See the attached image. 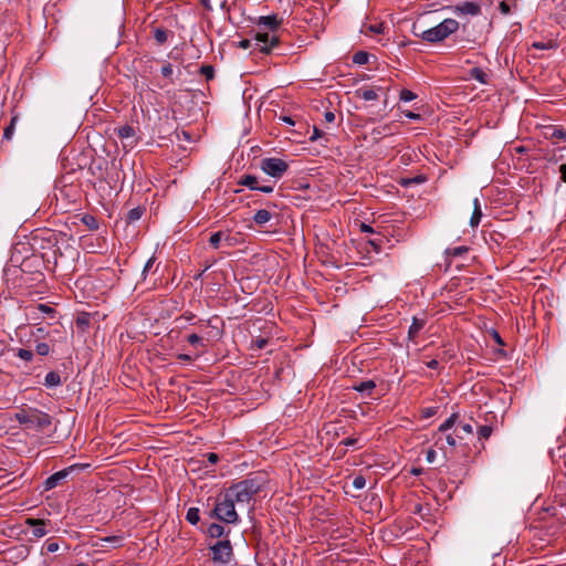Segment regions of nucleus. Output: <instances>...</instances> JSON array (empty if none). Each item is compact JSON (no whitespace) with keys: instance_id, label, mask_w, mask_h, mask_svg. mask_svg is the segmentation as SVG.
<instances>
[{"instance_id":"obj_1","label":"nucleus","mask_w":566,"mask_h":566,"mask_svg":"<svg viewBox=\"0 0 566 566\" xmlns=\"http://www.w3.org/2000/svg\"><path fill=\"white\" fill-rule=\"evenodd\" d=\"M14 419L25 429L41 432L51 427L53 420L49 413L27 405L19 408L14 413Z\"/></svg>"},{"instance_id":"obj_2","label":"nucleus","mask_w":566,"mask_h":566,"mask_svg":"<svg viewBox=\"0 0 566 566\" xmlns=\"http://www.w3.org/2000/svg\"><path fill=\"white\" fill-rule=\"evenodd\" d=\"M263 485V480L259 476L248 478L238 483L232 484L226 490V493L237 504L250 503L255 494H258Z\"/></svg>"},{"instance_id":"obj_3","label":"nucleus","mask_w":566,"mask_h":566,"mask_svg":"<svg viewBox=\"0 0 566 566\" xmlns=\"http://www.w3.org/2000/svg\"><path fill=\"white\" fill-rule=\"evenodd\" d=\"M210 515L227 524H237L240 521L235 511V502L226 492L216 497L214 507Z\"/></svg>"},{"instance_id":"obj_4","label":"nucleus","mask_w":566,"mask_h":566,"mask_svg":"<svg viewBox=\"0 0 566 566\" xmlns=\"http://www.w3.org/2000/svg\"><path fill=\"white\" fill-rule=\"evenodd\" d=\"M459 29V22L454 19H444L438 25L424 30L420 36L429 43L441 42Z\"/></svg>"},{"instance_id":"obj_5","label":"nucleus","mask_w":566,"mask_h":566,"mask_svg":"<svg viewBox=\"0 0 566 566\" xmlns=\"http://www.w3.org/2000/svg\"><path fill=\"white\" fill-rule=\"evenodd\" d=\"M289 165L281 158L269 157L261 160V169L269 176L280 179L287 170Z\"/></svg>"},{"instance_id":"obj_6","label":"nucleus","mask_w":566,"mask_h":566,"mask_svg":"<svg viewBox=\"0 0 566 566\" xmlns=\"http://www.w3.org/2000/svg\"><path fill=\"white\" fill-rule=\"evenodd\" d=\"M210 549L214 563L228 564L233 556L232 545L228 538L218 541Z\"/></svg>"},{"instance_id":"obj_7","label":"nucleus","mask_w":566,"mask_h":566,"mask_svg":"<svg viewBox=\"0 0 566 566\" xmlns=\"http://www.w3.org/2000/svg\"><path fill=\"white\" fill-rule=\"evenodd\" d=\"M84 467H88L87 464L86 465H83V464H73V465H70L61 471H57L55 473H53L52 475H50L43 483L44 485V490L45 491H49V490H52L54 488H56L63 480H65L72 472L74 471H77V470H81L83 469Z\"/></svg>"},{"instance_id":"obj_8","label":"nucleus","mask_w":566,"mask_h":566,"mask_svg":"<svg viewBox=\"0 0 566 566\" xmlns=\"http://www.w3.org/2000/svg\"><path fill=\"white\" fill-rule=\"evenodd\" d=\"M279 44V38L268 32H258L255 34V46L262 53H270L272 48Z\"/></svg>"},{"instance_id":"obj_9","label":"nucleus","mask_w":566,"mask_h":566,"mask_svg":"<svg viewBox=\"0 0 566 566\" xmlns=\"http://www.w3.org/2000/svg\"><path fill=\"white\" fill-rule=\"evenodd\" d=\"M27 315L33 319L45 316L55 318L56 310L46 304H38L36 306L29 307Z\"/></svg>"},{"instance_id":"obj_10","label":"nucleus","mask_w":566,"mask_h":566,"mask_svg":"<svg viewBox=\"0 0 566 566\" xmlns=\"http://www.w3.org/2000/svg\"><path fill=\"white\" fill-rule=\"evenodd\" d=\"M50 523V521L42 518L29 517L25 520V524L32 528V535L36 538H41L48 534L46 525Z\"/></svg>"},{"instance_id":"obj_11","label":"nucleus","mask_w":566,"mask_h":566,"mask_svg":"<svg viewBox=\"0 0 566 566\" xmlns=\"http://www.w3.org/2000/svg\"><path fill=\"white\" fill-rule=\"evenodd\" d=\"M452 12L457 15H478L481 8L475 2H464L452 7Z\"/></svg>"},{"instance_id":"obj_12","label":"nucleus","mask_w":566,"mask_h":566,"mask_svg":"<svg viewBox=\"0 0 566 566\" xmlns=\"http://www.w3.org/2000/svg\"><path fill=\"white\" fill-rule=\"evenodd\" d=\"M375 388H376V382L373 379L358 381L352 386L353 390L358 391L367 397L371 396L373 390Z\"/></svg>"},{"instance_id":"obj_13","label":"nucleus","mask_w":566,"mask_h":566,"mask_svg":"<svg viewBox=\"0 0 566 566\" xmlns=\"http://www.w3.org/2000/svg\"><path fill=\"white\" fill-rule=\"evenodd\" d=\"M379 91L382 90L380 87L377 90L361 87L355 91V96L364 101H376L378 98Z\"/></svg>"},{"instance_id":"obj_14","label":"nucleus","mask_w":566,"mask_h":566,"mask_svg":"<svg viewBox=\"0 0 566 566\" xmlns=\"http://www.w3.org/2000/svg\"><path fill=\"white\" fill-rule=\"evenodd\" d=\"M281 24V20L277 19L275 14L273 15H266V17H260L258 25H262L269 30L274 31L277 29Z\"/></svg>"},{"instance_id":"obj_15","label":"nucleus","mask_w":566,"mask_h":566,"mask_svg":"<svg viewBox=\"0 0 566 566\" xmlns=\"http://www.w3.org/2000/svg\"><path fill=\"white\" fill-rule=\"evenodd\" d=\"M207 533L212 538H220L223 536L227 538L230 531H226L224 526H222L220 524L212 523L209 525Z\"/></svg>"},{"instance_id":"obj_16","label":"nucleus","mask_w":566,"mask_h":566,"mask_svg":"<svg viewBox=\"0 0 566 566\" xmlns=\"http://www.w3.org/2000/svg\"><path fill=\"white\" fill-rule=\"evenodd\" d=\"M117 132V136L122 139V140H129V146H132L134 144V136H135V129L129 126V125H124V126H120L116 129Z\"/></svg>"},{"instance_id":"obj_17","label":"nucleus","mask_w":566,"mask_h":566,"mask_svg":"<svg viewBox=\"0 0 566 566\" xmlns=\"http://www.w3.org/2000/svg\"><path fill=\"white\" fill-rule=\"evenodd\" d=\"M473 213L470 219V226L472 228H476L480 224L482 218V210L479 198H474L473 200Z\"/></svg>"},{"instance_id":"obj_18","label":"nucleus","mask_w":566,"mask_h":566,"mask_svg":"<svg viewBox=\"0 0 566 566\" xmlns=\"http://www.w3.org/2000/svg\"><path fill=\"white\" fill-rule=\"evenodd\" d=\"M238 184L241 186H245L251 190H258V188H259L258 178L253 175L241 176Z\"/></svg>"},{"instance_id":"obj_19","label":"nucleus","mask_w":566,"mask_h":566,"mask_svg":"<svg viewBox=\"0 0 566 566\" xmlns=\"http://www.w3.org/2000/svg\"><path fill=\"white\" fill-rule=\"evenodd\" d=\"M62 384L61 376L56 371H49L44 377L43 385L48 388L56 387Z\"/></svg>"},{"instance_id":"obj_20","label":"nucleus","mask_w":566,"mask_h":566,"mask_svg":"<svg viewBox=\"0 0 566 566\" xmlns=\"http://www.w3.org/2000/svg\"><path fill=\"white\" fill-rule=\"evenodd\" d=\"M75 324L81 332H86L91 324V315L85 312L80 313L75 319Z\"/></svg>"},{"instance_id":"obj_21","label":"nucleus","mask_w":566,"mask_h":566,"mask_svg":"<svg viewBox=\"0 0 566 566\" xmlns=\"http://www.w3.org/2000/svg\"><path fill=\"white\" fill-rule=\"evenodd\" d=\"M272 219V213L265 209H260L255 212L253 217V221L258 226H264Z\"/></svg>"},{"instance_id":"obj_22","label":"nucleus","mask_w":566,"mask_h":566,"mask_svg":"<svg viewBox=\"0 0 566 566\" xmlns=\"http://www.w3.org/2000/svg\"><path fill=\"white\" fill-rule=\"evenodd\" d=\"M102 543L99 544L101 547H107L106 544H109V546L116 548L120 547L123 545V537L113 535V536H106L99 539Z\"/></svg>"},{"instance_id":"obj_23","label":"nucleus","mask_w":566,"mask_h":566,"mask_svg":"<svg viewBox=\"0 0 566 566\" xmlns=\"http://www.w3.org/2000/svg\"><path fill=\"white\" fill-rule=\"evenodd\" d=\"M470 76L471 78L478 81L481 84L488 83V74L480 67H473L470 70Z\"/></svg>"},{"instance_id":"obj_24","label":"nucleus","mask_w":566,"mask_h":566,"mask_svg":"<svg viewBox=\"0 0 566 566\" xmlns=\"http://www.w3.org/2000/svg\"><path fill=\"white\" fill-rule=\"evenodd\" d=\"M423 326L424 321L415 317L408 331L409 338L413 339L417 336V334L423 328Z\"/></svg>"},{"instance_id":"obj_25","label":"nucleus","mask_w":566,"mask_h":566,"mask_svg":"<svg viewBox=\"0 0 566 566\" xmlns=\"http://www.w3.org/2000/svg\"><path fill=\"white\" fill-rule=\"evenodd\" d=\"M145 208L136 207L127 212V221L133 223L138 221L144 214Z\"/></svg>"},{"instance_id":"obj_26","label":"nucleus","mask_w":566,"mask_h":566,"mask_svg":"<svg viewBox=\"0 0 566 566\" xmlns=\"http://www.w3.org/2000/svg\"><path fill=\"white\" fill-rule=\"evenodd\" d=\"M186 520L188 523L196 525L200 521V511L197 507H190L187 511Z\"/></svg>"},{"instance_id":"obj_27","label":"nucleus","mask_w":566,"mask_h":566,"mask_svg":"<svg viewBox=\"0 0 566 566\" xmlns=\"http://www.w3.org/2000/svg\"><path fill=\"white\" fill-rule=\"evenodd\" d=\"M82 222L92 231L98 229V221L97 219L92 214H84L82 217Z\"/></svg>"},{"instance_id":"obj_28","label":"nucleus","mask_w":566,"mask_h":566,"mask_svg":"<svg viewBox=\"0 0 566 566\" xmlns=\"http://www.w3.org/2000/svg\"><path fill=\"white\" fill-rule=\"evenodd\" d=\"M469 251V248L468 247H464V245H460V247H454V248H448L446 250V254L448 256H453V258H457V256H461L463 255L464 253H467Z\"/></svg>"},{"instance_id":"obj_29","label":"nucleus","mask_w":566,"mask_h":566,"mask_svg":"<svg viewBox=\"0 0 566 566\" xmlns=\"http://www.w3.org/2000/svg\"><path fill=\"white\" fill-rule=\"evenodd\" d=\"M368 60H369V54L365 51H357L353 55V62L357 65H364L368 62Z\"/></svg>"},{"instance_id":"obj_30","label":"nucleus","mask_w":566,"mask_h":566,"mask_svg":"<svg viewBox=\"0 0 566 566\" xmlns=\"http://www.w3.org/2000/svg\"><path fill=\"white\" fill-rule=\"evenodd\" d=\"M457 419H458V415L452 413L443 423L440 424V427L438 429L439 432H446L449 429H451L454 426Z\"/></svg>"},{"instance_id":"obj_31","label":"nucleus","mask_w":566,"mask_h":566,"mask_svg":"<svg viewBox=\"0 0 566 566\" xmlns=\"http://www.w3.org/2000/svg\"><path fill=\"white\" fill-rule=\"evenodd\" d=\"M187 342L193 347H205L206 346L205 339L195 333L187 336Z\"/></svg>"},{"instance_id":"obj_32","label":"nucleus","mask_w":566,"mask_h":566,"mask_svg":"<svg viewBox=\"0 0 566 566\" xmlns=\"http://www.w3.org/2000/svg\"><path fill=\"white\" fill-rule=\"evenodd\" d=\"M154 38L158 44H164L168 39V32L165 29L157 28L154 31Z\"/></svg>"},{"instance_id":"obj_33","label":"nucleus","mask_w":566,"mask_h":566,"mask_svg":"<svg viewBox=\"0 0 566 566\" xmlns=\"http://www.w3.org/2000/svg\"><path fill=\"white\" fill-rule=\"evenodd\" d=\"M200 74L203 75L207 81H210L214 77V69L212 65L205 64L200 67Z\"/></svg>"},{"instance_id":"obj_34","label":"nucleus","mask_w":566,"mask_h":566,"mask_svg":"<svg viewBox=\"0 0 566 566\" xmlns=\"http://www.w3.org/2000/svg\"><path fill=\"white\" fill-rule=\"evenodd\" d=\"M222 238H223L222 231L214 232L210 235L209 243L211 244V247L213 249H218L220 247V242H221Z\"/></svg>"},{"instance_id":"obj_35","label":"nucleus","mask_w":566,"mask_h":566,"mask_svg":"<svg viewBox=\"0 0 566 566\" xmlns=\"http://www.w3.org/2000/svg\"><path fill=\"white\" fill-rule=\"evenodd\" d=\"M492 431L493 429L491 426H480L478 430L479 439H488L492 434Z\"/></svg>"},{"instance_id":"obj_36","label":"nucleus","mask_w":566,"mask_h":566,"mask_svg":"<svg viewBox=\"0 0 566 566\" xmlns=\"http://www.w3.org/2000/svg\"><path fill=\"white\" fill-rule=\"evenodd\" d=\"M15 355L25 361H30L33 358V352L25 348L18 349Z\"/></svg>"},{"instance_id":"obj_37","label":"nucleus","mask_w":566,"mask_h":566,"mask_svg":"<svg viewBox=\"0 0 566 566\" xmlns=\"http://www.w3.org/2000/svg\"><path fill=\"white\" fill-rule=\"evenodd\" d=\"M551 137L562 142H566V132L562 128L553 127Z\"/></svg>"},{"instance_id":"obj_38","label":"nucleus","mask_w":566,"mask_h":566,"mask_svg":"<svg viewBox=\"0 0 566 566\" xmlns=\"http://www.w3.org/2000/svg\"><path fill=\"white\" fill-rule=\"evenodd\" d=\"M15 122H17V117H12V119L10 122V125L4 128V130H3V138L4 139L9 140V139L12 138L13 132H14Z\"/></svg>"},{"instance_id":"obj_39","label":"nucleus","mask_w":566,"mask_h":566,"mask_svg":"<svg viewBox=\"0 0 566 566\" xmlns=\"http://www.w3.org/2000/svg\"><path fill=\"white\" fill-rule=\"evenodd\" d=\"M35 352L40 356H46L50 353V346L46 343H38L35 346Z\"/></svg>"},{"instance_id":"obj_40","label":"nucleus","mask_w":566,"mask_h":566,"mask_svg":"<svg viewBox=\"0 0 566 566\" xmlns=\"http://www.w3.org/2000/svg\"><path fill=\"white\" fill-rule=\"evenodd\" d=\"M416 97H417V95L413 92L409 91V90L405 88V90H402L400 92V99L403 101V102H411Z\"/></svg>"},{"instance_id":"obj_41","label":"nucleus","mask_w":566,"mask_h":566,"mask_svg":"<svg viewBox=\"0 0 566 566\" xmlns=\"http://www.w3.org/2000/svg\"><path fill=\"white\" fill-rule=\"evenodd\" d=\"M366 485V479L363 475H356L353 480V486L356 490H361Z\"/></svg>"},{"instance_id":"obj_42","label":"nucleus","mask_w":566,"mask_h":566,"mask_svg":"<svg viewBox=\"0 0 566 566\" xmlns=\"http://www.w3.org/2000/svg\"><path fill=\"white\" fill-rule=\"evenodd\" d=\"M59 543L52 539H48L44 544V548L46 549L48 553H55L59 551Z\"/></svg>"},{"instance_id":"obj_43","label":"nucleus","mask_w":566,"mask_h":566,"mask_svg":"<svg viewBox=\"0 0 566 566\" xmlns=\"http://www.w3.org/2000/svg\"><path fill=\"white\" fill-rule=\"evenodd\" d=\"M160 72H161V75H163L164 77H170V76L172 75V73H174L172 65H171L170 63H166V64L161 67Z\"/></svg>"},{"instance_id":"obj_44","label":"nucleus","mask_w":566,"mask_h":566,"mask_svg":"<svg viewBox=\"0 0 566 566\" xmlns=\"http://www.w3.org/2000/svg\"><path fill=\"white\" fill-rule=\"evenodd\" d=\"M436 412H437L436 407H428L422 410V417L424 419H429V418L433 417L436 415Z\"/></svg>"},{"instance_id":"obj_45","label":"nucleus","mask_w":566,"mask_h":566,"mask_svg":"<svg viewBox=\"0 0 566 566\" xmlns=\"http://www.w3.org/2000/svg\"><path fill=\"white\" fill-rule=\"evenodd\" d=\"M323 136V132L317 128L316 126L313 127V134L312 136L310 137V140L311 142H315L317 140L318 138H321Z\"/></svg>"},{"instance_id":"obj_46","label":"nucleus","mask_w":566,"mask_h":566,"mask_svg":"<svg viewBox=\"0 0 566 566\" xmlns=\"http://www.w3.org/2000/svg\"><path fill=\"white\" fill-rule=\"evenodd\" d=\"M369 244L373 247L376 253H379L381 250V240H369Z\"/></svg>"},{"instance_id":"obj_47","label":"nucleus","mask_w":566,"mask_h":566,"mask_svg":"<svg viewBox=\"0 0 566 566\" xmlns=\"http://www.w3.org/2000/svg\"><path fill=\"white\" fill-rule=\"evenodd\" d=\"M437 452L433 449H429L426 454V460L429 463H432L436 460Z\"/></svg>"},{"instance_id":"obj_48","label":"nucleus","mask_w":566,"mask_h":566,"mask_svg":"<svg viewBox=\"0 0 566 566\" xmlns=\"http://www.w3.org/2000/svg\"><path fill=\"white\" fill-rule=\"evenodd\" d=\"M254 344L259 349H263L268 345V339L259 337L255 339Z\"/></svg>"},{"instance_id":"obj_49","label":"nucleus","mask_w":566,"mask_h":566,"mask_svg":"<svg viewBox=\"0 0 566 566\" xmlns=\"http://www.w3.org/2000/svg\"><path fill=\"white\" fill-rule=\"evenodd\" d=\"M368 30L371 33L379 34V33H382V25L381 24H371L368 27Z\"/></svg>"},{"instance_id":"obj_50","label":"nucleus","mask_w":566,"mask_h":566,"mask_svg":"<svg viewBox=\"0 0 566 566\" xmlns=\"http://www.w3.org/2000/svg\"><path fill=\"white\" fill-rule=\"evenodd\" d=\"M207 459L210 464H216L219 461V455L217 453L210 452L207 454Z\"/></svg>"},{"instance_id":"obj_51","label":"nucleus","mask_w":566,"mask_h":566,"mask_svg":"<svg viewBox=\"0 0 566 566\" xmlns=\"http://www.w3.org/2000/svg\"><path fill=\"white\" fill-rule=\"evenodd\" d=\"M460 429L462 432H464L465 434H472L473 433V428L470 423H463L460 426Z\"/></svg>"},{"instance_id":"obj_52","label":"nucleus","mask_w":566,"mask_h":566,"mask_svg":"<svg viewBox=\"0 0 566 566\" xmlns=\"http://www.w3.org/2000/svg\"><path fill=\"white\" fill-rule=\"evenodd\" d=\"M154 263H155V258L153 256V258H150V259L146 262V264H145V266H144V269H143V274H144V275H145V274H146V273H147V272L153 268Z\"/></svg>"},{"instance_id":"obj_53","label":"nucleus","mask_w":566,"mask_h":566,"mask_svg":"<svg viewBox=\"0 0 566 566\" xmlns=\"http://www.w3.org/2000/svg\"><path fill=\"white\" fill-rule=\"evenodd\" d=\"M340 443L346 446V447H352V446H355L357 443V439H355V438H346Z\"/></svg>"},{"instance_id":"obj_54","label":"nucleus","mask_w":566,"mask_h":566,"mask_svg":"<svg viewBox=\"0 0 566 566\" xmlns=\"http://www.w3.org/2000/svg\"><path fill=\"white\" fill-rule=\"evenodd\" d=\"M324 118L326 122L332 123L335 120V114L331 111L325 112Z\"/></svg>"},{"instance_id":"obj_55","label":"nucleus","mask_w":566,"mask_h":566,"mask_svg":"<svg viewBox=\"0 0 566 566\" xmlns=\"http://www.w3.org/2000/svg\"><path fill=\"white\" fill-rule=\"evenodd\" d=\"M360 230H361V232H365V233H374L375 232L374 229L366 223L360 224Z\"/></svg>"},{"instance_id":"obj_56","label":"nucleus","mask_w":566,"mask_h":566,"mask_svg":"<svg viewBox=\"0 0 566 566\" xmlns=\"http://www.w3.org/2000/svg\"><path fill=\"white\" fill-rule=\"evenodd\" d=\"M177 358H178L179 360H181V361H187V363L192 361V357H191L190 355H188V354H179V355L177 356Z\"/></svg>"},{"instance_id":"obj_57","label":"nucleus","mask_w":566,"mask_h":566,"mask_svg":"<svg viewBox=\"0 0 566 566\" xmlns=\"http://www.w3.org/2000/svg\"><path fill=\"white\" fill-rule=\"evenodd\" d=\"M533 46L535 49H538V50H546V49L549 48V45L547 43H544V42H534Z\"/></svg>"},{"instance_id":"obj_58","label":"nucleus","mask_w":566,"mask_h":566,"mask_svg":"<svg viewBox=\"0 0 566 566\" xmlns=\"http://www.w3.org/2000/svg\"><path fill=\"white\" fill-rule=\"evenodd\" d=\"M560 179L566 182V164H562L559 167Z\"/></svg>"},{"instance_id":"obj_59","label":"nucleus","mask_w":566,"mask_h":566,"mask_svg":"<svg viewBox=\"0 0 566 566\" xmlns=\"http://www.w3.org/2000/svg\"><path fill=\"white\" fill-rule=\"evenodd\" d=\"M258 190L264 193H271L273 191V186H259Z\"/></svg>"},{"instance_id":"obj_60","label":"nucleus","mask_w":566,"mask_h":566,"mask_svg":"<svg viewBox=\"0 0 566 566\" xmlns=\"http://www.w3.org/2000/svg\"><path fill=\"white\" fill-rule=\"evenodd\" d=\"M446 441L450 447H454L457 444L455 438L452 434H448L446 437Z\"/></svg>"},{"instance_id":"obj_61","label":"nucleus","mask_w":566,"mask_h":566,"mask_svg":"<svg viewBox=\"0 0 566 566\" xmlns=\"http://www.w3.org/2000/svg\"><path fill=\"white\" fill-rule=\"evenodd\" d=\"M427 367L430 369H437L439 367V361L437 359H431L427 363Z\"/></svg>"},{"instance_id":"obj_62","label":"nucleus","mask_w":566,"mask_h":566,"mask_svg":"<svg viewBox=\"0 0 566 566\" xmlns=\"http://www.w3.org/2000/svg\"><path fill=\"white\" fill-rule=\"evenodd\" d=\"M405 116H406V117H408V118H410V119H417V118H419V117H420V115H419V114H416V113L410 112V111L406 112V113H405Z\"/></svg>"},{"instance_id":"obj_63","label":"nucleus","mask_w":566,"mask_h":566,"mask_svg":"<svg viewBox=\"0 0 566 566\" xmlns=\"http://www.w3.org/2000/svg\"><path fill=\"white\" fill-rule=\"evenodd\" d=\"M250 43H251L250 40L244 39V40L240 41L239 45L242 49H249L250 48Z\"/></svg>"},{"instance_id":"obj_64","label":"nucleus","mask_w":566,"mask_h":566,"mask_svg":"<svg viewBox=\"0 0 566 566\" xmlns=\"http://www.w3.org/2000/svg\"><path fill=\"white\" fill-rule=\"evenodd\" d=\"M410 473L412 475H421L423 473V469L422 468H412Z\"/></svg>"}]
</instances>
